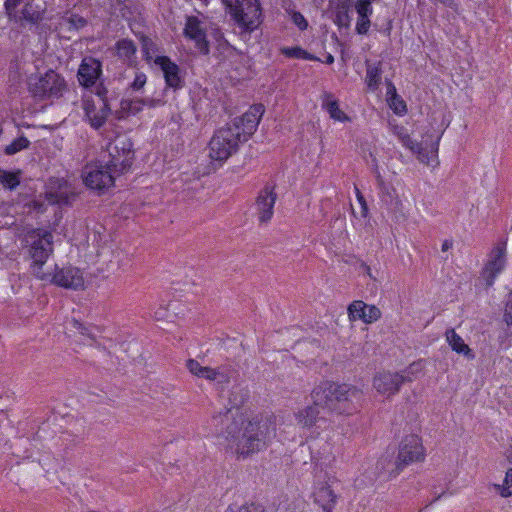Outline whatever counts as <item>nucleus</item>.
Returning a JSON list of instances; mask_svg holds the SVG:
<instances>
[{
    "label": "nucleus",
    "instance_id": "obj_1",
    "mask_svg": "<svg viewBox=\"0 0 512 512\" xmlns=\"http://www.w3.org/2000/svg\"><path fill=\"white\" fill-rule=\"evenodd\" d=\"M230 412V409H226L214 415L211 425L214 427L215 435L223 436L236 445V452L240 456L248 457L261 451L276 436V423L273 417H255L242 427L243 421L235 420Z\"/></svg>",
    "mask_w": 512,
    "mask_h": 512
},
{
    "label": "nucleus",
    "instance_id": "obj_2",
    "mask_svg": "<svg viewBox=\"0 0 512 512\" xmlns=\"http://www.w3.org/2000/svg\"><path fill=\"white\" fill-rule=\"evenodd\" d=\"M361 397L357 387L333 381H322L311 392L315 404L337 414H352L356 410L355 402Z\"/></svg>",
    "mask_w": 512,
    "mask_h": 512
},
{
    "label": "nucleus",
    "instance_id": "obj_3",
    "mask_svg": "<svg viewBox=\"0 0 512 512\" xmlns=\"http://www.w3.org/2000/svg\"><path fill=\"white\" fill-rule=\"evenodd\" d=\"M23 243L32 259L33 274L40 280H48L50 274L44 273L42 268L53 253V234L44 228H32L24 234Z\"/></svg>",
    "mask_w": 512,
    "mask_h": 512
},
{
    "label": "nucleus",
    "instance_id": "obj_4",
    "mask_svg": "<svg viewBox=\"0 0 512 512\" xmlns=\"http://www.w3.org/2000/svg\"><path fill=\"white\" fill-rule=\"evenodd\" d=\"M225 11L244 32H253L262 23L260 0H222Z\"/></svg>",
    "mask_w": 512,
    "mask_h": 512
},
{
    "label": "nucleus",
    "instance_id": "obj_5",
    "mask_svg": "<svg viewBox=\"0 0 512 512\" xmlns=\"http://www.w3.org/2000/svg\"><path fill=\"white\" fill-rule=\"evenodd\" d=\"M243 143L237 131L229 125L215 131L209 141V157L212 161L222 165L229 157L235 154L239 145Z\"/></svg>",
    "mask_w": 512,
    "mask_h": 512
},
{
    "label": "nucleus",
    "instance_id": "obj_6",
    "mask_svg": "<svg viewBox=\"0 0 512 512\" xmlns=\"http://www.w3.org/2000/svg\"><path fill=\"white\" fill-rule=\"evenodd\" d=\"M92 93L98 97L101 106L97 108L94 99L91 96H87L82 98V109L84 111L85 120L93 129L98 130L105 125L111 114V98L108 95V88L103 81L92 90Z\"/></svg>",
    "mask_w": 512,
    "mask_h": 512
},
{
    "label": "nucleus",
    "instance_id": "obj_7",
    "mask_svg": "<svg viewBox=\"0 0 512 512\" xmlns=\"http://www.w3.org/2000/svg\"><path fill=\"white\" fill-rule=\"evenodd\" d=\"M28 90L38 100L59 99L67 90L65 78L49 69L43 75L30 78Z\"/></svg>",
    "mask_w": 512,
    "mask_h": 512
},
{
    "label": "nucleus",
    "instance_id": "obj_8",
    "mask_svg": "<svg viewBox=\"0 0 512 512\" xmlns=\"http://www.w3.org/2000/svg\"><path fill=\"white\" fill-rule=\"evenodd\" d=\"M425 459V448L422 439L415 434L405 436L399 444L398 456L394 462L395 468L390 474L398 475L408 465Z\"/></svg>",
    "mask_w": 512,
    "mask_h": 512
},
{
    "label": "nucleus",
    "instance_id": "obj_9",
    "mask_svg": "<svg viewBox=\"0 0 512 512\" xmlns=\"http://www.w3.org/2000/svg\"><path fill=\"white\" fill-rule=\"evenodd\" d=\"M109 160L104 162L118 176L126 173L134 160L133 144L130 139L118 138L109 144Z\"/></svg>",
    "mask_w": 512,
    "mask_h": 512
},
{
    "label": "nucleus",
    "instance_id": "obj_10",
    "mask_svg": "<svg viewBox=\"0 0 512 512\" xmlns=\"http://www.w3.org/2000/svg\"><path fill=\"white\" fill-rule=\"evenodd\" d=\"M414 366L415 364H411L407 369L401 372H379L373 378V387L378 393L386 395L387 397L397 394L405 382H412L414 380Z\"/></svg>",
    "mask_w": 512,
    "mask_h": 512
},
{
    "label": "nucleus",
    "instance_id": "obj_11",
    "mask_svg": "<svg viewBox=\"0 0 512 512\" xmlns=\"http://www.w3.org/2000/svg\"><path fill=\"white\" fill-rule=\"evenodd\" d=\"M83 178L88 188L104 192L114 185L116 175L103 161H96L85 166Z\"/></svg>",
    "mask_w": 512,
    "mask_h": 512
},
{
    "label": "nucleus",
    "instance_id": "obj_12",
    "mask_svg": "<svg viewBox=\"0 0 512 512\" xmlns=\"http://www.w3.org/2000/svg\"><path fill=\"white\" fill-rule=\"evenodd\" d=\"M102 75V62L99 59L93 56L82 58L76 75L82 88L92 92L101 81H104Z\"/></svg>",
    "mask_w": 512,
    "mask_h": 512
},
{
    "label": "nucleus",
    "instance_id": "obj_13",
    "mask_svg": "<svg viewBox=\"0 0 512 512\" xmlns=\"http://www.w3.org/2000/svg\"><path fill=\"white\" fill-rule=\"evenodd\" d=\"M265 111L264 105H252L242 116L236 117L230 127L236 128L241 141L244 143L254 134L259 125L260 119Z\"/></svg>",
    "mask_w": 512,
    "mask_h": 512
},
{
    "label": "nucleus",
    "instance_id": "obj_14",
    "mask_svg": "<svg viewBox=\"0 0 512 512\" xmlns=\"http://www.w3.org/2000/svg\"><path fill=\"white\" fill-rule=\"evenodd\" d=\"M506 266V244H497L490 252L489 259L481 271L487 286H492Z\"/></svg>",
    "mask_w": 512,
    "mask_h": 512
},
{
    "label": "nucleus",
    "instance_id": "obj_15",
    "mask_svg": "<svg viewBox=\"0 0 512 512\" xmlns=\"http://www.w3.org/2000/svg\"><path fill=\"white\" fill-rule=\"evenodd\" d=\"M183 35L194 41L195 47L200 53L207 55L209 53V41L207 40L206 29L203 27L202 21L196 16H187Z\"/></svg>",
    "mask_w": 512,
    "mask_h": 512
},
{
    "label": "nucleus",
    "instance_id": "obj_16",
    "mask_svg": "<svg viewBox=\"0 0 512 512\" xmlns=\"http://www.w3.org/2000/svg\"><path fill=\"white\" fill-rule=\"evenodd\" d=\"M51 283L65 289L78 290L84 287V277L82 271L73 266H66L58 268L51 278H48Z\"/></svg>",
    "mask_w": 512,
    "mask_h": 512
},
{
    "label": "nucleus",
    "instance_id": "obj_17",
    "mask_svg": "<svg viewBox=\"0 0 512 512\" xmlns=\"http://www.w3.org/2000/svg\"><path fill=\"white\" fill-rule=\"evenodd\" d=\"M276 200L277 194L274 191V186L267 184L260 190L256 198L255 210L261 224L268 223L272 219Z\"/></svg>",
    "mask_w": 512,
    "mask_h": 512
},
{
    "label": "nucleus",
    "instance_id": "obj_18",
    "mask_svg": "<svg viewBox=\"0 0 512 512\" xmlns=\"http://www.w3.org/2000/svg\"><path fill=\"white\" fill-rule=\"evenodd\" d=\"M154 63L162 70L168 87L179 90L185 86V79L181 74L180 67L168 56H157L154 59Z\"/></svg>",
    "mask_w": 512,
    "mask_h": 512
},
{
    "label": "nucleus",
    "instance_id": "obj_19",
    "mask_svg": "<svg viewBox=\"0 0 512 512\" xmlns=\"http://www.w3.org/2000/svg\"><path fill=\"white\" fill-rule=\"evenodd\" d=\"M320 407L321 405H317L313 402L311 405L300 409L295 413L297 424L302 428L311 429L319 427L318 423L320 422H326V419L320 416Z\"/></svg>",
    "mask_w": 512,
    "mask_h": 512
},
{
    "label": "nucleus",
    "instance_id": "obj_20",
    "mask_svg": "<svg viewBox=\"0 0 512 512\" xmlns=\"http://www.w3.org/2000/svg\"><path fill=\"white\" fill-rule=\"evenodd\" d=\"M314 501L318 504L324 512H333L336 503L337 495L327 483H320L313 493Z\"/></svg>",
    "mask_w": 512,
    "mask_h": 512
},
{
    "label": "nucleus",
    "instance_id": "obj_21",
    "mask_svg": "<svg viewBox=\"0 0 512 512\" xmlns=\"http://www.w3.org/2000/svg\"><path fill=\"white\" fill-rule=\"evenodd\" d=\"M114 49L115 55L122 63L129 66L135 63L137 46L133 40L128 38L120 39L115 43Z\"/></svg>",
    "mask_w": 512,
    "mask_h": 512
},
{
    "label": "nucleus",
    "instance_id": "obj_22",
    "mask_svg": "<svg viewBox=\"0 0 512 512\" xmlns=\"http://www.w3.org/2000/svg\"><path fill=\"white\" fill-rule=\"evenodd\" d=\"M445 336L453 351L463 355L468 360H473L475 358L474 351L464 342L462 337L457 334L454 329H448Z\"/></svg>",
    "mask_w": 512,
    "mask_h": 512
},
{
    "label": "nucleus",
    "instance_id": "obj_23",
    "mask_svg": "<svg viewBox=\"0 0 512 512\" xmlns=\"http://www.w3.org/2000/svg\"><path fill=\"white\" fill-rule=\"evenodd\" d=\"M378 194L381 201L387 206H393L397 203L396 191L391 184L384 181L378 172L376 175Z\"/></svg>",
    "mask_w": 512,
    "mask_h": 512
},
{
    "label": "nucleus",
    "instance_id": "obj_24",
    "mask_svg": "<svg viewBox=\"0 0 512 512\" xmlns=\"http://www.w3.org/2000/svg\"><path fill=\"white\" fill-rule=\"evenodd\" d=\"M186 367L189 372L199 378L215 382L216 368L202 366L197 360L189 359L186 361Z\"/></svg>",
    "mask_w": 512,
    "mask_h": 512
},
{
    "label": "nucleus",
    "instance_id": "obj_25",
    "mask_svg": "<svg viewBox=\"0 0 512 512\" xmlns=\"http://www.w3.org/2000/svg\"><path fill=\"white\" fill-rule=\"evenodd\" d=\"M322 108L329 114V116L339 122L349 121V117L339 108L338 101L333 99L331 94L326 95L322 103Z\"/></svg>",
    "mask_w": 512,
    "mask_h": 512
},
{
    "label": "nucleus",
    "instance_id": "obj_26",
    "mask_svg": "<svg viewBox=\"0 0 512 512\" xmlns=\"http://www.w3.org/2000/svg\"><path fill=\"white\" fill-rule=\"evenodd\" d=\"M43 19V11L39 9L38 6H35L31 2H27L22 10L21 15H18V22L25 20L26 22L36 25L41 22Z\"/></svg>",
    "mask_w": 512,
    "mask_h": 512
},
{
    "label": "nucleus",
    "instance_id": "obj_27",
    "mask_svg": "<svg viewBox=\"0 0 512 512\" xmlns=\"http://www.w3.org/2000/svg\"><path fill=\"white\" fill-rule=\"evenodd\" d=\"M366 64L367 70L365 82L369 90L375 91L379 88V85L381 83V62H378L374 65H370L368 62H366Z\"/></svg>",
    "mask_w": 512,
    "mask_h": 512
},
{
    "label": "nucleus",
    "instance_id": "obj_28",
    "mask_svg": "<svg viewBox=\"0 0 512 512\" xmlns=\"http://www.w3.org/2000/svg\"><path fill=\"white\" fill-rule=\"evenodd\" d=\"M74 198L75 195L73 193H68L66 190H62L61 187L56 191L50 190L46 192L47 201L53 205H71Z\"/></svg>",
    "mask_w": 512,
    "mask_h": 512
},
{
    "label": "nucleus",
    "instance_id": "obj_29",
    "mask_svg": "<svg viewBox=\"0 0 512 512\" xmlns=\"http://www.w3.org/2000/svg\"><path fill=\"white\" fill-rule=\"evenodd\" d=\"M21 182V171H8L0 168V184L10 191L15 190Z\"/></svg>",
    "mask_w": 512,
    "mask_h": 512
},
{
    "label": "nucleus",
    "instance_id": "obj_30",
    "mask_svg": "<svg viewBox=\"0 0 512 512\" xmlns=\"http://www.w3.org/2000/svg\"><path fill=\"white\" fill-rule=\"evenodd\" d=\"M280 53L284 55L287 58H294V59H303V60H309V61H320V59L307 52L303 48L299 46L295 47H282L280 49Z\"/></svg>",
    "mask_w": 512,
    "mask_h": 512
},
{
    "label": "nucleus",
    "instance_id": "obj_31",
    "mask_svg": "<svg viewBox=\"0 0 512 512\" xmlns=\"http://www.w3.org/2000/svg\"><path fill=\"white\" fill-rule=\"evenodd\" d=\"M350 5L348 1H342L337 4L335 8V18L334 22L339 27H348L350 24V15H349Z\"/></svg>",
    "mask_w": 512,
    "mask_h": 512
},
{
    "label": "nucleus",
    "instance_id": "obj_32",
    "mask_svg": "<svg viewBox=\"0 0 512 512\" xmlns=\"http://www.w3.org/2000/svg\"><path fill=\"white\" fill-rule=\"evenodd\" d=\"M72 327L76 329L81 335L87 336L91 340H96L100 329L93 325H85L79 320H72Z\"/></svg>",
    "mask_w": 512,
    "mask_h": 512
},
{
    "label": "nucleus",
    "instance_id": "obj_33",
    "mask_svg": "<svg viewBox=\"0 0 512 512\" xmlns=\"http://www.w3.org/2000/svg\"><path fill=\"white\" fill-rule=\"evenodd\" d=\"M29 146L30 141L27 137L21 135L4 148V153L9 156L14 155L24 149H27Z\"/></svg>",
    "mask_w": 512,
    "mask_h": 512
},
{
    "label": "nucleus",
    "instance_id": "obj_34",
    "mask_svg": "<svg viewBox=\"0 0 512 512\" xmlns=\"http://www.w3.org/2000/svg\"><path fill=\"white\" fill-rule=\"evenodd\" d=\"M365 302L361 300H355L348 306L349 318L353 321L362 320L365 317Z\"/></svg>",
    "mask_w": 512,
    "mask_h": 512
},
{
    "label": "nucleus",
    "instance_id": "obj_35",
    "mask_svg": "<svg viewBox=\"0 0 512 512\" xmlns=\"http://www.w3.org/2000/svg\"><path fill=\"white\" fill-rule=\"evenodd\" d=\"M144 102L141 99H122L121 109L131 115H136L143 110Z\"/></svg>",
    "mask_w": 512,
    "mask_h": 512
},
{
    "label": "nucleus",
    "instance_id": "obj_36",
    "mask_svg": "<svg viewBox=\"0 0 512 512\" xmlns=\"http://www.w3.org/2000/svg\"><path fill=\"white\" fill-rule=\"evenodd\" d=\"M389 106L397 115H404L407 113V105L406 102L403 100V98L395 94L394 96H390L388 98Z\"/></svg>",
    "mask_w": 512,
    "mask_h": 512
},
{
    "label": "nucleus",
    "instance_id": "obj_37",
    "mask_svg": "<svg viewBox=\"0 0 512 512\" xmlns=\"http://www.w3.org/2000/svg\"><path fill=\"white\" fill-rule=\"evenodd\" d=\"M158 52L157 44L149 37L142 38V53L143 57L147 62H150L153 58V54Z\"/></svg>",
    "mask_w": 512,
    "mask_h": 512
},
{
    "label": "nucleus",
    "instance_id": "obj_38",
    "mask_svg": "<svg viewBox=\"0 0 512 512\" xmlns=\"http://www.w3.org/2000/svg\"><path fill=\"white\" fill-rule=\"evenodd\" d=\"M398 138L402 145L406 147L407 149L411 150L412 152L414 150L419 149V142L413 140L410 135L407 133L405 128H400V130L397 132Z\"/></svg>",
    "mask_w": 512,
    "mask_h": 512
},
{
    "label": "nucleus",
    "instance_id": "obj_39",
    "mask_svg": "<svg viewBox=\"0 0 512 512\" xmlns=\"http://www.w3.org/2000/svg\"><path fill=\"white\" fill-rule=\"evenodd\" d=\"M22 0H5L4 9L5 13L10 21L18 23L17 7L20 5Z\"/></svg>",
    "mask_w": 512,
    "mask_h": 512
},
{
    "label": "nucleus",
    "instance_id": "obj_40",
    "mask_svg": "<svg viewBox=\"0 0 512 512\" xmlns=\"http://www.w3.org/2000/svg\"><path fill=\"white\" fill-rule=\"evenodd\" d=\"M373 1L374 0H357L355 9L358 16H363L364 18H366V16H371L373 13Z\"/></svg>",
    "mask_w": 512,
    "mask_h": 512
},
{
    "label": "nucleus",
    "instance_id": "obj_41",
    "mask_svg": "<svg viewBox=\"0 0 512 512\" xmlns=\"http://www.w3.org/2000/svg\"><path fill=\"white\" fill-rule=\"evenodd\" d=\"M365 309V317L363 319L364 323L371 324L381 318V311L375 305H368L365 303Z\"/></svg>",
    "mask_w": 512,
    "mask_h": 512
},
{
    "label": "nucleus",
    "instance_id": "obj_42",
    "mask_svg": "<svg viewBox=\"0 0 512 512\" xmlns=\"http://www.w3.org/2000/svg\"><path fill=\"white\" fill-rule=\"evenodd\" d=\"M67 23L69 25L68 30H79L87 25V20L82 16L72 14L67 18Z\"/></svg>",
    "mask_w": 512,
    "mask_h": 512
},
{
    "label": "nucleus",
    "instance_id": "obj_43",
    "mask_svg": "<svg viewBox=\"0 0 512 512\" xmlns=\"http://www.w3.org/2000/svg\"><path fill=\"white\" fill-rule=\"evenodd\" d=\"M503 320L505 321L507 327L504 330V337L508 338L512 335V302H508L506 304L505 312L503 315Z\"/></svg>",
    "mask_w": 512,
    "mask_h": 512
},
{
    "label": "nucleus",
    "instance_id": "obj_44",
    "mask_svg": "<svg viewBox=\"0 0 512 512\" xmlns=\"http://www.w3.org/2000/svg\"><path fill=\"white\" fill-rule=\"evenodd\" d=\"M147 82V76L145 73L143 72H136L135 74V77H134V80L132 81V83L129 85V87L133 90V91H140L141 89L144 88L145 84Z\"/></svg>",
    "mask_w": 512,
    "mask_h": 512
},
{
    "label": "nucleus",
    "instance_id": "obj_45",
    "mask_svg": "<svg viewBox=\"0 0 512 512\" xmlns=\"http://www.w3.org/2000/svg\"><path fill=\"white\" fill-rule=\"evenodd\" d=\"M370 25V16H366V18H364L363 16H358L356 23V32L360 35H365L369 31Z\"/></svg>",
    "mask_w": 512,
    "mask_h": 512
},
{
    "label": "nucleus",
    "instance_id": "obj_46",
    "mask_svg": "<svg viewBox=\"0 0 512 512\" xmlns=\"http://www.w3.org/2000/svg\"><path fill=\"white\" fill-rule=\"evenodd\" d=\"M292 22L298 27L299 30L304 31L308 27V21L305 19V17L298 11H293L292 15Z\"/></svg>",
    "mask_w": 512,
    "mask_h": 512
},
{
    "label": "nucleus",
    "instance_id": "obj_47",
    "mask_svg": "<svg viewBox=\"0 0 512 512\" xmlns=\"http://www.w3.org/2000/svg\"><path fill=\"white\" fill-rule=\"evenodd\" d=\"M215 383L217 384L218 388L222 390L230 383V380L227 375H223L221 371L216 370Z\"/></svg>",
    "mask_w": 512,
    "mask_h": 512
},
{
    "label": "nucleus",
    "instance_id": "obj_48",
    "mask_svg": "<svg viewBox=\"0 0 512 512\" xmlns=\"http://www.w3.org/2000/svg\"><path fill=\"white\" fill-rule=\"evenodd\" d=\"M413 153H416L418 155V159L423 162V163H427L429 164V160H430V153L427 151L426 148H424L422 146V144L420 143L419 144V149L418 150H414Z\"/></svg>",
    "mask_w": 512,
    "mask_h": 512
},
{
    "label": "nucleus",
    "instance_id": "obj_49",
    "mask_svg": "<svg viewBox=\"0 0 512 512\" xmlns=\"http://www.w3.org/2000/svg\"><path fill=\"white\" fill-rule=\"evenodd\" d=\"M238 512H265V509L260 504H247L239 508Z\"/></svg>",
    "mask_w": 512,
    "mask_h": 512
},
{
    "label": "nucleus",
    "instance_id": "obj_50",
    "mask_svg": "<svg viewBox=\"0 0 512 512\" xmlns=\"http://www.w3.org/2000/svg\"><path fill=\"white\" fill-rule=\"evenodd\" d=\"M216 370L221 371V373H223V375H227L229 377L230 381L236 372V370L234 369V367L231 364L220 365V366L216 367Z\"/></svg>",
    "mask_w": 512,
    "mask_h": 512
},
{
    "label": "nucleus",
    "instance_id": "obj_51",
    "mask_svg": "<svg viewBox=\"0 0 512 512\" xmlns=\"http://www.w3.org/2000/svg\"><path fill=\"white\" fill-rule=\"evenodd\" d=\"M355 190H356V198H357V200L360 203L361 208H362V213H363V215H366V213L368 211L366 200H365L363 194L360 192V190L358 188H355Z\"/></svg>",
    "mask_w": 512,
    "mask_h": 512
},
{
    "label": "nucleus",
    "instance_id": "obj_52",
    "mask_svg": "<svg viewBox=\"0 0 512 512\" xmlns=\"http://www.w3.org/2000/svg\"><path fill=\"white\" fill-rule=\"evenodd\" d=\"M141 100L144 102V106H147L149 108H155L163 104L160 99L145 98Z\"/></svg>",
    "mask_w": 512,
    "mask_h": 512
},
{
    "label": "nucleus",
    "instance_id": "obj_53",
    "mask_svg": "<svg viewBox=\"0 0 512 512\" xmlns=\"http://www.w3.org/2000/svg\"><path fill=\"white\" fill-rule=\"evenodd\" d=\"M495 487L497 488V490L499 491V494L504 497V498H508L512 495V492L510 490V487L511 486H504V485H495Z\"/></svg>",
    "mask_w": 512,
    "mask_h": 512
},
{
    "label": "nucleus",
    "instance_id": "obj_54",
    "mask_svg": "<svg viewBox=\"0 0 512 512\" xmlns=\"http://www.w3.org/2000/svg\"><path fill=\"white\" fill-rule=\"evenodd\" d=\"M360 267L363 269L364 273L371 279L375 280V276L372 274L371 268L367 263L361 262Z\"/></svg>",
    "mask_w": 512,
    "mask_h": 512
},
{
    "label": "nucleus",
    "instance_id": "obj_55",
    "mask_svg": "<svg viewBox=\"0 0 512 512\" xmlns=\"http://www.w3.org/2000/svg\"><path fill=\"white\" fill-rule=\"evenodd\" d=\"M386 84H387V96H388V98L390 96H394L395 94H397L396 87L394 86V84L391 81H387Z\"/></svg>",
    "mask_w": 512,
    "mask_h": 512
},
{
    "label": "nucleus",
    "instance_id": "obj_56",
    "mask_svg": "<svg viewBox=\"0 0 512 512\" xmlns=\"http://www.w3.org/2000/svg\"><path fill=\"white\" fill-rule=\"evenodd\" d=\"M453 246V241L450 240V239H446L443 241L442 243V251L445 252V251H448L449 249H451Z\"/></svg>",
    "mask_w": 512,
    "mask_h": 512
},
{
    "label": "nucleus",
    "instance_id": "obj_57",
    "mask_svg": "<svg viewBox=\"0 0 512 512\" xmlns=\"http://www.w3.org/2000/svg\"><path fill=\"white\" fill-rule=\"evenodd\" d=\"M505 483L512 487V468H509L505 475Z\"/></svg>",
    "mask_w": 512,
    "mask_h": 512
},
{
    "label": "nucleus",
    "instance_id": "obj_58",
    "mask_svg": "<svg viewBox=\"0 0 512 512\" xmlns=\"http://www.w3.org/2000/svg\"><path fill=\"white\" fill-rule=\"evenodd\" d=\"M441 136H438L436 141L432 144L431 153L436 157L438 153V146Z\"/></svg>",
    "mask_w": 512,
    "mask_h": 512
},
{
    "label": "nucleus",
    "instance_id": "obj_59",
    "mask_svg": "<svg viewBox=\"0 0 512 512\" xmlns=\"http://www.w3.org/2000/svg\"><path fill=\"white\" fill-rule=\"evenodd\" d=\"M326 64H332L334 63V57L330 53L326 55L325 61Z\"/></svg>",
    "mask_w": 512,
    "mask_h": 512
},
{
    "label": "nucleus",
    "instance_id": "obj_60",
    "mask_svg": "<svg viewBox=\"0 0 512 512\" xmlns=\"http://www.w3.org/2000/svg\"><path fill=\"white\" fill-rule=\"evenodd\" d=\"M434 2L441 3L446 6H451L453 0H433Z\"/></svg>",
    "mask_w": 512,
    "mask_h": 512
},
{
    "label": "nucleus",
    "instance_id": "obj_61",
    "mask_svg": "<svg viewBox=\"0 0 512 512\" xmlns=\"http://www.w3.org/2000/svg\"><path fill=\"white\" fill-rule=\"evenodd\" d=\"M441 496H442V495H439V496H437L436 498H434V499L431 501V503H430V504H433L434 502H436L438 499H440V497H441Z\"/></svg>",
    "mask_w": 512,
    "mask_h": 512
},
{
    "label": "nucleus",
    "instance_id": "obj_62",
    "mask_svg": "<svg viewBox=\"0 0 512 512\" xmlns=\"http://www.w3.org/2000/svg\"><path fill=\"white\" fill-rule=\"evenodd\" d=\"M385 460H386V458H381V459H380V461H379V463H380V464H383V462H384Z\"/></svg>",
    "mask_w": 512,
    "mask_h": 512
},
{
    "label": "nucleus",
    "instance_id": "obj_63",
    "mask_svg": "<svg viewBox=\"0 0 512 512\" xmlns=\"http://www.w3.org/2000/svg\"><path fill=\"white\" fill-rule=\"evenodd\" d=\"M419 512H422V510H421V511H419Z\"/></svg>",
    "mask_w": 512,
    "mask_h": 512
}]
</instances>
